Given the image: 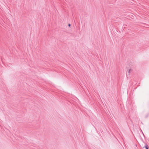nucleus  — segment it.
<instances>
[{"label": "nucleus", "mask_w": 149, "mask_h": 149, "mask_svg": "<svg viewBox=\"0 0 149 149\" xmlns=\"http://www.w3.org/2000/svg\"><path fill=\"white\" fill-rule=\"evenodd\" d=\"M132 71V69H129L128 70V73H130Z\"/></svg>", "instance_id": "f257e3e1"}, {"label": "nucleus", "mask_w": 149, "mask_h": 149, "mask_svg": "<svg viewBox=\"0 0 149 149\" xmlns=\"http://www.w3.org/2000/svg\"><path fill=\"white\" fill-rule=\"evenodd\" d=\"M68 25H69V26H70V24H69Z\"/></svg>", "instance_id": "7ed1b4c3"}, {"label": "nucleus", "mask_w": 149, "mask_h": 149, "mask_svg": "<svg viewBox=\"0 0 149 149\" xmlns=\"http://www.w3.org/2000/svg\"><path fill=\"white\" fill-rule=\"evenodd\" d=\"M145 148H146V149H148V146L147 145H146L145 146Z\"/></svg>", "instance_id": "f03ea898"}]
</instances>
